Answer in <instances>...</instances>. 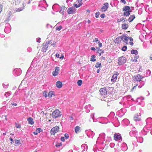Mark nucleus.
Segmentation results:
<instances>
[{"label":"nucleus","instance_id":"nucleus-1","mask_svg":"<svg viewBox=\"0 0 152 152\" xmlns=\"http://www.w3.org/2000/svg\"><path fill=\"white\" fill-rule=\"evenodd\" d=\"M52 115L53 118H56L60 116L61 114L58 110L56 109L52 113Z\"/></svg>","mask_w":152,"mask_h":152},{"label":"nucleus","instance_id":"nucleus-2","mask_svg":"<svg viewBox=\"0 0 152 152\" xmlns=\"http://www.w3.org/2000/svg\"><path fill=\"white\" fill-rule=\"evenodd\" d=\"M118 64L119 65H120L126 62V59L125 57L124 56H122L118 58Z\"/></svg>","mask_w":152,"mask_h":152},{"label":"nucleus","instance_id":"nucleus-3","mask_svg":"<svg viewBox=\"0 0 152 152\" xmlns=\"http://www.w3.org/2000/svg\"><path fill=\"white\" fill-rule=\"evenodd\" d=\"M59 130V127L58 126H56L52 128L50 130V133L51 135H54L55 134L58 132Z\"/></svg>","mask_w":152,"mask_h":152},{"label":"nucleus","instance_id":"nucleus-4","mask_svg":"<svg viewBox=\"0 0 152 152\" xmlns=\"http://www.w3.org/2000/svg\"><path fill=\"white\" fill-rule=\"evenodd\" d=\"M134 81L136 80L137 81L140 82L141 81V80L143 78V77L140 74L134 75Z\"/></svg>","mask_w":152,"mask_h":152},{"label":"nucleus","instance_id":"nucleus-5","mask_svg":"<svg viewBox=\"0 0 152 152\" xmlns=\"http://www.w3.org/2000/svg\"><path fill=\"white\" fill-rule=\"evenodd\" d=\"M119 75L118 72L116 71L114 72V74L112 77L111 81L112 82H115L117 79V76Z\"/></svg>","mask_w":152,"mask_h":152},{"label":"nucleus","instance_id":"nucleus-6","mask_svg":"<svg viewBox=\"0 0 152 152\" xmlns=\"http://www.w3.org/2000/svg\"><path fill=\"white\" fill-rule=\"evenodd\" d=\"M99 92H100L99 94L103 96L107 94V90L106 88L104 87L100 88Z\"/></svg>","mask_w":152,"mask_h":152},{"label":"nucleus","instance_id":"nucleus-7","mask_svg":"<svg viewBox=\"0 0 152 152\" xmlns=\"http://www.w3.org/2000/svg\"><path fill=\"white\" fill-rule=\"evenodd\" d=\"M109 7V4L107 2L104 3L103 4V6L101 8V9L102 10V12L106 11Z\"/></svg>","mask_w":152,"mask_h":152},{"label":"nucleus","instance_id":"nucleus-8","mask_svg":"<svg viewBox=\"0 0 152 152\" xmlns=\"http://www.w3.org/2000/svg\"><path fill=\"white\" fill-rule=\"evenodd\" d=\"M114 139L116 141H119V142L122 140V137L120 135L115 134L114 136Z\"/></svg>","mask_w":152,"mask_h":152},{"label":"nucleus","instance_id":"nucleus-9","mask_svg":"<svg viewBox=\"0 0 152 152\" xmlns=\"http://www.w3.org/2000/svg\"><path fill=\"white\" fill-rule=\"evenodd\" d=\"M60 68L59 67L56 66L55 67V70L54 71H53L52 74L54 76H56L58 75V71H59Z\"/></svg>","mask_w":152,"mask_h":152},{"label":"nucleus","instance_id":"nucleus-10","mask_svg":"<svg viewBox=\"0 0 152 152\" xmlns=\"http://www.w3.org/2000/svg\"><path fill=\"white\" fill-rule=\"evenodd\" d=\"M75 9H73L72 7L69 8L67 10V12L69 15L74 14L75 13Z\"/></svg>","mask_w":152,"mask_h":152},{"label":"nucleus","instance_id":"nucleus-11","mask_svg":"<svg viewBox=\"0 0 152 152\" xmlns=\"http://www.w3.org/2000/svg\"><path fill=\"white\" fill-rule=\"evenodd\" d=\"M122 10L124 12L132 11L130 9V7L129 6L124 7L122 9Z\"/></svg>","mask_w":152,"mask_h":152},{"label":"nucleus","instance_id":"nucleus-12","mask_svg":"<svg viewBox=\"0 0 152 152\" xmlns=\"http://www.w3.org/2000/svg\"><path fill=\"white\" fill-rule=\"evenodd\" d=\"M56 86L58 88H60L62 86V83L60 81H57L56 83Z\"/></svg>","mask_w":152,"mask_h":152},{"label":"nucleus","instance_id":"nucleus-13","mask_svg":"<svg viewBox=\"0 0 152 152\" xmlns=\"http://www.w3.org/2000/svg\"><path fill=\"white\" fill-rule=\"evenodd\" d=\"M27 121L28 122V123L31 125H33L34 123L33 119L31 117H28L27 118Z\"/></svg>","mask_w":152,"mask_h":152},{"label":"nucleus","instance_id":"nucleus-14","mask_svg":"<svg viewBox=\"0 0 152 152\" xmlns=\"http://www.w3.org/2000/svg\"><path fill=\"white\" fill-rule=\"evenodd\" d=\"M42 130L40 128H37L36 129V131L33 132V134L35 135H37L38 133H40L41 131H42Z\"/></svg>","mask_w":152,"mask_h":152},{"label":"nucleus","instance_id":"nucleus-15","mask_svg":"<svg viewBox=\"0 0 152 152\" xmlns=\"http://www.w3.org/2000/svg\"><path fill=\"white\" fill-rule=\"evenodd\" d=\"M135 18V16L134 15H130L128 19V20H129V23L132 22Z\"/></svg>","mask_w":152,"mask_h":152},{"label":"nucleus","instance_id":"nucleus-16","mask_svg":"<svg viewBox=\"0 0 152 152\" xmlns=\"http://www.w3.org/2000/svg\"><path fill=\"white\" fill-rule=\"evenodd\" d=\"M132 12V11L124 12L123 13V15L124 16H129L130 15L131 12Z\"/></svg>","mask_w":152,"mask_h":152},{"label":"nucleus","instance_id":"nucleus-17","mask_svg":"<svg viewBox=\"0 0 152 152\" xmlns=\"http://www.w3.org/2000/svg\"><path fill=\"white\" fill-rule=\"evenodd\" d=\"M94 132L92 131H89L87 134V136H88L89 137H90V135L92 136L91 137L92 138L94 136Z\"/></svg>","mask_w":152,"mask_h":152},{"label":"nucleus","instance_id":"nucleus-18","mask_svg":"<svg viewBox=\"0 0 152 152\" xmlns=\"http://www.w3.org/2000/svg\"><path fill=\"white\" fill-rule=\"evenodd\" d=\"M121 27L122 29L126 30L128 28L129 26L128 24L124 23L122 25Z\"/></svg>","mask_w":152,"mask_h":152},{"label":"nucleus","instance_id":"nucleus-19","mask_svg":"<svg viewBox=\"0 0 152 152\" xmlns=\"http://www.w3.org/2000/svg\"><path fill=\"white\" fill-rule=\"evenodd\" d=\"M53 95L55 96V93L54 91H50L48 94V96L49 97H52Z\"/></svg>","mask_w":152,"mask_h":152},{"label":"nucleus","instance_id":"nucleus-20","mask_svg":"<svg viewBox=\"0 0 152 152\" xmlns=\"http://www.w3.org/2000/svg\"><path fill=\"white\" fill-rule=\"evenodd\" d=\"M81 128L79 126H76L75 128V131L76 133H78L79 131L80 130Z\"/></svg>","mask_w":152,"mask_h":152},{"label":"nucleus","instance_id":"nucleus-21","mask_svg":"<svg viewBox=\"0 0 152 152\" xmlns=\"http://www.w3.org/2000/svg\"><path fill=\"white\" fill-rule=\"evenodd\" d=\"M131 53L132 54H134L135 55H137L138 54V51L136 50L132 49L131 51Z\"/></svg>","mask_w":152,"mask_h":152},{"label":"nucleus","instance_id":"nucleus-22","mask_svg":"<svg viewBox=\"0 0 152 152\" xmlns=\"http://www.w3.org/2000/svg\"><path fill=\"white\" fill-rule=\"evenodd\" d=\"M101 63H99V62H97L96 63V65H95V67L98 68H99L101 67Z\"/></svg>","mask_w":152,"mask_h":152},{"label":"nucleus","instance_id":"nucleus-23","mask_svg":"<svg viewBox=\"0 0 152 152\" xmlns=\"http://www.w3.org/2000/svg\"><path fill=\"white\" fill-rule=\"evenodd\" d=\"M135 115L134 118V120L135 121H139L141 120V119L139 117V116H138L137 115Z\"/></svg>","mask_w":152,"mask_h":152},{"label":"nucleus","instance_id":"nucleus-24","mask_svg":"<svg viewBox=\"0 0 152 152\" xmlns=\"http://www.w3.org/2000/svg\"><path fill=\"white\" fill-rule=\"evenodd\" d=\"M96 57V56L94 55H93L91 56V58L90 59L91 61L94 62L96 60L95 58Z\"/></svg>","mask_w":152,"mask_h":152},{"label":"nucleus","instance_id":"nucleus-25","mask_svg":"<svg viewBox=\"0 0 152 152\" xmlns=\"http://www.w3.org/2000/svg\"><path fill=\"white\" fill-rule=\"evenodd\" d=\"M83 82L82 80H79L77 81V83L79 86H80L82 83Z\"/></svg>","mask_w":152,"mask_h":152},{"label":"nucleus","instance_id":"nucleus-26","mask_svg":"<svg viewBox=\"0 0 152 152\" xmlns=\"http://www.w3.org/2000/svg\"><path fill=\"white\" fill-rule=\"evenodd\" d=\"M127 46L125 45H124L122 47L121 50L123 51H125L127 50Z\"/></svg>","mask_w":152,"mask_h":152},{"label":"nucleus","instance_id":"nucleus-27","mask_svg":"<svg viewBox=\"0 0 152 152\" xmlns=\"http://www.w3.org/2000/svg\"><path fill=\"white\" fill-rule=\"evenodd\" d=\"M43 96L45 97H47L48 96L47 92L46 91H44L43 92Z\"/></svg>","mask_w":152,"mask_h":152},{"label":"nucleus","instance_id":"nucleus-28","mask_svg":"<svg viewBox=\"0 0 152 152\" xmlns=\"http://www.w3.org/2000/svg\"><path fill=\"white\" fill-rule=\"evenodd\" d=\"M148 121H150V122H152V118H149L147 119L145 121L146 123H147L148 122Z\"/></svg>","mask_w":152,"mask_h":152},{"label":"nucleus","instance_id":"nucleus-29","mask_svg":"<svg viewBox=\"0 0 152 152\" xmlns=\"http://www.w3.org/2000/svg\"><path fill=\"white\" fill-rule=\"evenodd\" d=\"M125 36V35L124 34H123L122 36L120 37H119V38H120V42H121V41L123 40V39H124V37Z\"/></svg>","mask_w":152,"mask_h":152},{"label":"nucleus","instance_id":"nucleus-30","mask_svg":"<svg viewBox=\"0 0 152 152\" xmlns=\"http://www.w3.org/2000/svg\"><path fill=\"white\" fill-rule=\"evenodd\" d=\"M62 145V144L61 142L57 143L56 144V145L55 146L57 148H58V147H59L61 146Z\"/></svg>","mask_w":152,"mask_h":152},{"label":"nucleus","instance_id":"nucleus-31","mask_svg":"<svg viewBox=\"0 0 152 152\" xmlns=\"http://www.w3.org/2000/svg\"><path fill=\"white\" fill-rule=\"evenodd\" d=\"M61 10H63V12H64L66 10V8L64 6H62L61 7Z\"/></svg>","mask_w":152,"mask_h":152},{"label":"nucleus","instance_id":"nucleus-32","mask_svg":"<svg viewBox=\"0 0 152 152\" xmlns=\"http://www.w3.org/2000/svg\"><path fill=\"white\" fill-rule=\"evenodd\" d=\"M62 28V26H60L58 27H56V30L58 31H60Z\"/></svg>","mask_w":152,"mask_h":152},{"label":"nucleus","instance_id":"nucleus-33","mask_svg":"<svg viewBox=\"0 0 152 152\" xmlns=\"http://www.w3.org/2000/svg\"><path fill=\"white\" fill-rule=\"evenodd\" d=\"M15 126L17 128H20L21 127V125L20 124L15 123Z\"/></svg>","mask_w":152,"mask_h":152},{"label":"nucleus","instance_id":"nucleus-34","mask_svg":"<svg viewBox=\"0 0 152 152\" xmlns=\"http://www.w3.org/2000/svg\"><path fill=\"white\" fill-rule=\"evenodd\" d=\"M15 144H18L20 143V140L16 139L15 140Z\"/></svg>","mask_w":152,"mask_h":152},{"label":"nucleus","instance_id":"nucleus-35","mask_svg":"<svg viewBox=\"0 0 152 152\" xmlns=\"http://www.w3.org/2000/svg\"><path fill=\"white\" fill-rule=\"evenodd\" d=\"M100 15V12H96L95 14V17L97 18L99 17V16Z\"/></svg>","mask_w":152,"mask_h":152},{"label":"nucleus","instance_id":"nucleus-36","mask_svg":"<svg viewBox=\"0 0 152 152\" xmlns=\"http://www.w3.org/2000/svg\"><path fill=\"white\" fill-rule=\"evenodd\" d=\"M52 43V40H50L48 41V42H46V43H45V45H46L47 46H47L48 45L50 44H51Z\"/></svg>","mask_w":152,"mask_h":152},{"label":"nucleus","instance_id":"nucleus-37","mask_svg":"<svg viewBox=\"0 0 152 152\" xmlns=\"http://www.w3.org/2000/svg\"><path fill=\"white\" fill-rule=\"evenodd\" d=\"M94 114H95L94 113H92L91 115V118H92L93 121H94Z\"/></svg>","mask_w":152,"mask_h":152},{"label":"nucleus","instance_id":"nucleus-38","mask_svg":"<svg viewBox=\"0 0 152 152\" xmlns=\"http://www.w3.org/2000/svg\"><path fill=\"white\" fill-rule=\"evenodd\" d=\"M3 86L4 88H6L8 86V84H7L6 85H5L4 83H3Z\"/></svg>","mask_w":152,"mask_h":152},{"label":"nucleus","instance_id":"nucleus-39","mask_svg":"<svg viewBox=\"0 0 152 152\" xmlns=\"http://www.w3.org/2000/svg\"><path fill=\"white\" fill-rule=\"evenodd\" d=\"M124 18H121L120 20L119 19H118L117 20V22L118 23L121 21H122L124 20Z\"/></svg>","mask_w":152,"mask_h":152},{"label":"nucleus","instance_id":"nucleus-40","mask_svg":"<svg viewBox=\"0 0 152 152\" xmlns=\"http://www.w3.org/2000/svg\"><path fill=\"white\" fill-rule=\"evenodd\" d=\"M99 42L98 39L97 38H95L94 39H93V42H96V43H98V42Z\"/></svg>","mask_w":152,"mask_h":152},{"label":"nucleus","instance_id":"nucleus-41","mask_svg":"<svg viewBox=\"0 0 152 152\" xmlns=\"http://www.w3.org/2000/svg\"><path fill=\"white\" fill-rule=\"evenodd\" d=\"M146 73L148 74V76H150L151 74V71L148 69Z\"/></svg>","mask_w":152,"mask_h":152},{"label":"nucleus","instance_id":"nucleus-42","mask_svg":"<svg viewBox=\"0 0 152 152\" xmlns=\"http://www.w3.org/2000/svg\"><path fill=\"white\" fill-rule=\"evenodd\" d=\"M64 137L66 139H68L69 137V134H68L66 133L64 134Z\"/></svg>","mask_w":152,"mask_h":152},{"label":"nucleus","instance_id":"nucleus-43","mask_svg":"<svg viewBox=\"0 0 152 152\" xmlns=\"http://www.w3.org/2000/svg\"><path fill=\"white\" fill-rule=\"evenodd\" d=\"M100 16L102 18H104L105 17V15L104 14H102L100 15Z\"/></svg>","mask_w":152,"mask_h":152},{"label":"nucleus","instance_id":"nucleus-44","mask_svg":"<svg viewBox=\"0 0 152 152\" xmlns=\"http://www.w3.org/2000/svg\"><path fill=\"white\" fill-rule=\"evenodd\" d=\"M98 43H99V48H101L102 46V43H101L100 41H99L98 42Z\"/></svg>","mask_w":152,"mask_h":152},{"label":"nucleus","instance_id":"nucleus-45","mask_svg":"<svg viewBox=\"0 0 152 152\" xmlns=\"http://www.w3.org/2000/svg\"><path fill=\"white\" fill-rule=\"evenodd\" d=\"M127 37H126V36L125 35V36L124 37V39L123 40V42H125L126 41H128V39H127Z\"/></svg>","mask_w":152,"mask_h":152},{"label":"nucleus","instance_id":"nucleus-46","mask_svg":"<svg viewBox=\"0 0 152 152\" xmlns=\"http://www.w3.org/2000/svg\"><path fill=\"white\" fill-rule=\"evenodd\" d=\"M40 40L41 38L39 37L37 38L36 40V41L38 42V43H40Z\"/></svg>","mask_w":152,"mask_h":152},{"label":"nucleus","instance_id":"nucleus-47","mask_svg":"<svg viewBox=\"0 0 152 152\" xmlns=\"http://www.w3.org/2000/svg\"><path fill=\"white\" fill-rule=\"evenodd\" d=\"M140 85L141 86H143L144 85V84H145V83H144V81H141V82L140 81Z\"/></svg>","mask_w":152,"mask_h":152},{"label":"nucleus","instance_id":"nucleus-48","mask_svg":"<svg viewBox=\"0 0 152 152\" xmlns=\"http://www.w3.org/2000/svg\"><path fill=\"white\" fill-rule=\"evenodd\" d=\"M61 140L62 142L64 141L65 140L64 137H61Z\"/></svg>","mask_w":152,"mask_h":152},{"label":"nucleus","instance_id":"nucleus-49","mask_svg":"<svg viewBox=\"0 0 152 152\" xmlns=\"http://www.w3.org/2000/svg\"><path fill=\"white\" fill-rule=\"evenodd\" d=\"M120 38H119V37H118L115 39V40L117 42H120Z\"/></svg>","mask_w":152,"mask_h":152},{"label":"nucleus","instance_id":"nucleus-50","mask_svg":"<svg viewBox=\"0 0 152 152\" xmlns=\"http://www.w3.org/2000/svg\"><path fill=\"white\" fill-rule=\"evenodd\" d=\"M96 48V49H98L96 52L97 53H99V52L101 51V49H100L99 48H98L97 47Z\"/></svg>","mask_w":152,"mask_h":152},{"label":"nucleus","instance_id":"nucleus-51","mask_svg":"<svg viewBox=\"0 0 152 152\" xmlns=\"http://www.w3.org/2000/svg\"><path fill=\"white\" fill-rule=\"evenodd\" d=\"M2 5L1 4H0V13L1 12L2 10Z\"/></svg>","mask_w":152,"mask_h":152},{"label":"nucleus","instance_id":"nucleus-52","mask_svg":"<svg viewBox=\"0 0 152 152\" xmlns=\"http://www.w3.org/2000/svg\"><path fill=\"white\" fill-rule=\"evenodd\" d=\"M121 2L124 4H126V2L125 0H121Z\"/></svg>","mask_w":152,"mask_h":152},{"label":"nucleus","instance_id":"nucleus-53","mask_svg":"<svg viewBox=\"0 0 152 152\" xmlns=\"http://www.w3.org/2000/svg\"><path fill=\"white\" fill-rule=\"evenodd\" d=\"M74 7H75L77 8L79 7V6H78V5L77 4H74Z\"/></svg>","mask_w":152,"mask_h":152},{"label":"nucleus","instance_id":"nucleus-54","mask_svg":"<svg viewBox=\"0 0 152 152\" xmlns=\"http://www.w3.org/2000/svg\"><path fill=\"white\" fill-rule=\"evenodd\" d=\"M11 16V15H9V16L7 17V21H9V20H10V16Z\"/></svg>","mask_w":152,"mask_h":152},{"label":"nucleus","instance_id":"nucleus-55","mask_svg":"<svg viewBox=\"0 0 152 152\" xmlns=\"http://www.w3.org/2000/svg\"><path fill=\"white\" fill-rule=\"evenodd\" d=\"M64 56L63 55H61V56L59 57L60 59H62L64 58Z\"/></svg>","mask_w":152,"mask_h":152},{"label":"nucleus","instance_id":"nucleus-56","mask_svg":"<svg viewBox=\"0 0 152 152\" xmlns=\"http://www.w3.org/2000/svg\"><path fill=\"white\" fill-rule=\"evenodd\" d=\"M91 49L92 50H93V51H94V50H96V49L94 47H92L91 48Z\"/></svg>","mask_w":152,"mask_h":152},{"label":"nucleus","instance_id":"nucleus-57","mask_svg":"<svg viewBox=\"0 0 152 152\" xmlns=\"http://www.w3.org/2000/svg\"><path fill=\"white\" fill-rule=\"evenodd\" d=\"M59 56H60L59 54H58V53H56V57L57 58H59Z\"/></svg>","mask_w":152,"mask_h":152},{"label":"nucleus","instance_id":"nucleus-58","mask_svg":"<svg viewBox=\"0 0 152 152\" xmlns=\"http://www.w3.org/2000/svg\"><path fill=\"white\" fill-rule=\"evenodd\" d=\"M134 58L136 59H137L139 58V56L138 55H136L134 57Z\"/></svg>","mask_w":152,"mask_h":152},{"label":"nucleus","instance_id":"nucleus-59","mask_svg":"<svg viewBox=\"0 0 152 152\" xmlns=\"http://www.w3.org/2000/svg\"><path fill=\"white\" fill-rule=\"evenodd\" d=\"M11 104L12 105H14L15 106H16L17 105V104L16 103H12Z\"/></svg>","mask_w":152,"mask_h":152},{"label":"nucleus","instance_id":"nucleus-60","mask_svg":"<svg viewBox=\"0 0 152 152\" xmlns=\"http://www.w3.org/2000/svg\"><path fill=\"white\" fill-rule=\"evenodd\" d=\"M140 99L141 100H143L144 99V98L143 97H141L140 98H137V99Z\"/></svg>","mask_w":152,"mask_h":152},{"label":"nucleus","instance_id":"nucleus-61","mask_svg":"<svg viewBox=\"0 0 152 152\" xmlns=\"http://www.w3.org/2000/svg\"><path fill=\"white\" fill-rule=\"evenodd\" d=\"M129 40H130L131 41H133V39L132 37H129Z\"/></svg>","mask_w":152,"mask_h":152},{"label":"nucleus","instance_id":"nucleus-62","mask_svg":"<svg viewBox=\"0 0 152 152\" xmlns=\"http://www.w3.org/2000/svg\"><path fill=\"white\" fill-rule=\"evenodd\" d=\"M129 44L131 45H133L134 44V43H133V42H132V41L130 42H129Z\"/></svg>","mask_w":152,"mask_h":152},{"label":"nucleus","instance_id":"nucleus-63","mask_svg":"<svg viewBox=\"0 0 152 152\" xmlns=\"http://www.w3.org/2000/svg\"><path fill=\"white\" fill-rule=\"evenodd\" d=\"M79 4H78V6H79V7H80L82 5V4L81 3V2H79Z\"/></svg>","mask_w":152,"mask_h":152},{"label":"nucleus","instance_id":"nucleus-64","mask_svg":"<svg viewBox=\"0 0 152 152\" xmlns=\"http://www.w3.org/2000/svg\"><path fill=\"white\" fill-rule=\"evenodd\" d=\"M48 46H47L46 47V48H45V49L44 50V52H46V50L47 49V48H48Z\"/></svg>","mask_w":152,"mask_h":152}]
</instances>
